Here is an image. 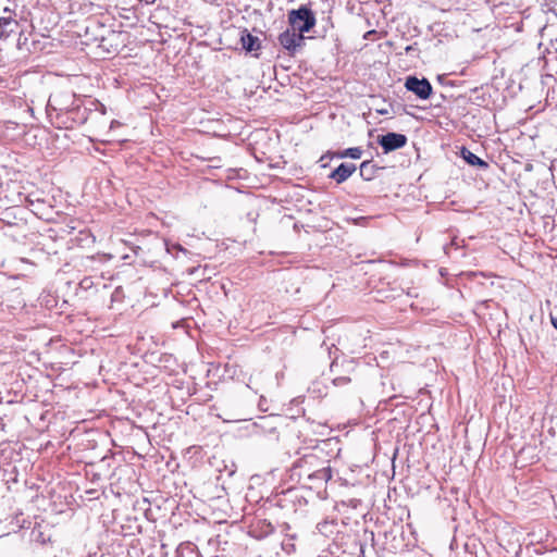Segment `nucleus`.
<instances>
[{"instance_id":"1","label":"nucleus","mask_w":557,"mask_h":557,"mask_svg":"<svg viewBox=\"0 0 557 557\" xmlns=\"http://www.w3.org/2000/svg\"><path fill=\"white\" fill-rule=\"evenodd\" d=\"M288 22L292 29L301 34L308 33L315 25L314 13L306 5L288 13Z\"/></svg>"},{"instance_id":"2","label":"nucleus","mask_w":557,"mask_h":557,"mask_svg":"<svg viewBox=\"0 0 557 557\" xmlns=\"http://www.w3.org/2000/svg\"><path fill=\"white\" fill-rule=\"evenodd\" d=\"M18 28V21L16 13L9 9H3V14L0 16V40H5L9 36L15 33Z\"/></svg>"},{"instance_id":"3","label":"nucleus","mask_w":557,"mask_h":557,"mask_svg":"<svg viewBox=\"0 0 557 557\" xmlns=\"http://www.w3.org/2000/svg\"><path fill=\"white\" fill-rule=\"evenodd\" d=\"M405 87L423 100L429 99L432 94V85L426 78L419 79L414 76H409L406 79Z\"/></svg>"},{"instance_id":"4","label":"nucleus","mask_w":557,"mask_h":557,"mask_svg":"<svg viewBox=\"0 0 557 557\" xmlns=\"http://www.w3.org/2000/svg\"><path fill=\"white\" fill-rule=\"evenodd\" d=\"M377 143L383 148L384 152H391L403 148L407 144V137L404 134L387 133L379 137Z\"/></svg>"},{"instance_id":"5","label":"nucleus","mask_w":557,"mask_h":557,"mask_svg":"<svg viewBox=\"0 0 557 557\" xmlns=\"http://www.w3.org/2000/svg\"><path fill=\"white\" fill-rule=\"evenodd\" d=\"M304 34L294 29H286L278 36L281 46L290 52H295L304 44Z\"/></svg>"},{"instance_id":"6","label":"nucleus","mask_w":557,"mask_h":557,"mask_svg":"<svg viewBox=\"0 0 557 557\" xmlns=\"http://www.w3.org/2000/svg\"><path fill=\"white\" fill-rule=\"evenodd\" d=\"M356 171V165L352 163H341L332 173L330 178L341 184L345 182Z\"/></svg>"},{"instance_id":"7","label":"nucleus","mask_w":557,"mask_h":557,"mask_svg":"<svg viewBox=\"0 0 557 557\" xmlns=\"http://www.w3.org/2000/svg\"><path fill=\"white\" fill-rule=\"evenodd\" d=\"M240 42L247 52L256 51L260 48L258 37L252 36L247 29H244L240 35Z\"/></svg>"},{"instance_id":"8","label":"nucleus","mask_w":557,"mask_h":557,"mask_svg":"<svg viewBox=\"0 0 557 557\" xmlns=\"http://www.w3.org/2000/svg\"><path fill=\"white\" fill-rule=\"evenodd\" d=\"M62 98H66V99L71 100L73 98V95H71V94H66V95L55 94V95H52L49 98L48 107L52 108L53 110H59V111H67V110H70V104H67L66 101H63Z\"/></svg>"},{"instance_id":"9","label":"nucleus","mask_w":557,"mask_h":557,"mask_svg":"<svg viewBox=\"0 0 557 557\" xmlns=\"http://www.w3.org/2000/svg\"><path fill=\"white\" fill-rule=\"evenodd\" d=\"M460 154L462 159L470 165L479 166L482 169H487L488 163L479 158L476 154H474L472 151L467 149L466 147L461 148Z\"/></svg>"},{"instance_id":"10","label":"nucleus","mask_w":557,"mask_h":557,"mask_svg":"<svg viewBox=\"0 0 557 557\" xmlns=\"http://www.w3.org/2000/svg\"><path fill=\"white\" fill-rule=\"evenodd\" d=\"M308 478L310 480L327 482L332 478V470L330 467H323L322 469H319V470L314 471L313 473L309 474Z\"/></svg>"},{"instance_id":"11","label":"nucleus","mask_w":557,"mask_h":557,"mask_svg":"<svg viewBox=\"0 0 557 557\" xmlns=\"http://www.w3.org/2000/svg\"><path fill=\"white\" fill-rule=\"evenodd\" d=\"M374 165L370 161H363L360 164V175L363 180L370 181L373 177Z\"/></svg>"},{"instance_id":"12","label":"nucleus","mask_w":557,"mask_h":557,"mask_svg":"<svg viewBox=\"0 0 557 557\" xmlns=\"http://www.w3.org/2000/svg\"><path fill=\"white\" fill-rule=\"evenodd\" d=\"M362 154V150L359 147L348 148L343 153L342 157H347L351 159H360Z\"/></svg>"},{"instance_id":"13","label":"nucleus","mask_w":557,"mask_h":557,"mask_svg":"<svg viewBox=\"0 0 557 557\" xmlns=\"http://www.w3.org/2000/svg\"><path fill=\"white\" fill-rule=\"evenodd\" d=\"M331 525H333V522L323 521L318 523L317 529L319 530L320 533L326 534Z\"/></svg>"},{"instance_id":"14","label":"nucleus","mask_w":557,"mask_h":557,"mask_svg":"<svg viewBox=\"0 0 557 557\" xmlns=\"http://www.w3.org/2000/svg\"><path fill=\"white\" fill-rule=\"evenodd\" d=\"M552 325L557 330V317L550 313Z\"/></svg>"},{"instance_id":"15","label":"nucleus","mask_w":557,"mask_h":557,"mask_svg":"<svg viewBox=\"0 0 557 557\" xmlns=\"http://www.w3.org/2000/svg\"><path fill=\"white\" fill-rule=\"evenodd\" d=\"M173 248H175V249H177L180 251H184L185 252V249L181 245H178V244L173 245Z\"/></svg>"},{"instance_id":"16","label":"nucleus","mask_w":557,"mask_h":557,"mask_svg":"<svg viewBox=\"0 0 557 557\" xmlns=\"http://www.w3.org/2000/svg\"><path fill=\"white\" fill-rule=\"evenodd\" d=\"M141 2H145L146 4H152L156 2V0H140Z\"/></svg>"},{"instance_id":"17","label":"nucleus","mask_w":557,"mask_h":557,"mask_svg":"<svg viewBox=\"0 0 557 557\" xmlns=\"http://www.w3.org/2000/svg\"><path fill=\"white\" fill-rule=\"evenodd\" d=\"M250 383H252V376L249 379V383L247 384V387H250Z\"/></svg>"}]
</instances>
